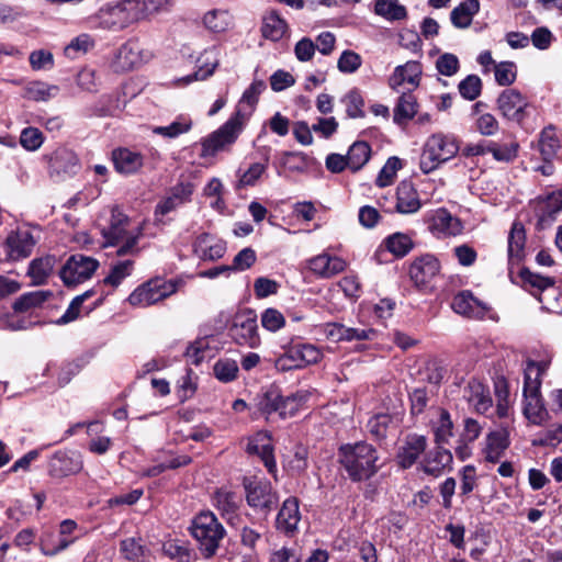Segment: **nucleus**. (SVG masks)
<instances>
[{"instance_id": "9b49d317", "label": "nucleus", "mask_w": 562, "mask_h": 562, "mask_svg": "<svg viewBox=\"0 0 562 562\" xmlns=\"http://www.w3.org/2000/svg\"><path fill=\"white\" fill-rule=\"evenodd\" d=\"M82 468V456L74 450H58L49 457L47 462V473L53 479L76 475Z\"/></svg>"}, {"instance_id": "49530a36", "label": "nucleus", "mask_w": 562, "mask_h": 562, "mask_svg": "<svg viewBox=\"0 0 562 562\" xmlns=\"http://www.w3.org/2000/svg\"><path fill=\"white\" fill-rule=\"evenodd\" d=\"M386 249L397 258L406 256L414 247L412 238L404 233H394L384 239Z\"/></svg>"}, {"instance_id": "774afa93", "label": "nucleus", "mask_w": 562, "mask_h": 562, "mask_svg": "<svg viewBox=\"0 0 562 562\" xmlns=\"http://www.w3.org/2000/svg\"><path fill=\"white\" fill-rule=\"evenodd\" d=\"M279 164L291 171H302L306 167L305 155L295 151H282Z\"/></svg>"}, {"instance_id": "c03bdc74", "label": "nucleus", "mask_w": 562, "mask_h": 562, "mask_svg": "<svg viewBox=\"0 0 562 562\" xmlns=\"http://www.w3.org/2000/svg\"><path fill=\"white\" fill-rule=\"evenodd\" d=\"M192 128V120L187 116H179L176 121L166 126H154L151 132L165 138L173 139L188 133Z\"/></svg>"}, {"instance_id": "6e6d98bb", "label": "nucleus", "mask_w": 562, "mask_h": 562, "mask_svg": "<svg viewBox=\"0 0 562 562\" xmlns=\"http://www.w3.org/2000/svg\"><path fill=\"white\" fill-rule=\"evenodd\" d=\"M213 371L221 382H232L237 378L238 364L233 359H220L215 362Z\"/></svg>"}, {"instance_id": "dca6fc26", "label": "nucleus", "mask_w": 562, "mask_h": 562, "mask_svg": "<svg viewBox=\"0 0 562 562\" xmlns=\"http://www.w3.org/2000/svg\"><path fill=\"white\" fill-rule=\"evenodd\" d=\"M300 501L295 496L288 497L281 505L276 517V529L285 536H294L301 521Z\"/></svg>"}, {"instance_id": "e433bc0d", "label": "nucleus", "mask_w": 562, "mask_h": 562, "mask_svg": "<svg viewBox=\"0 0 562 562\" xmlns=\"http://www.w3.org/2000/svg\"><path fill=\"white\" fill-rule=\"evenodd\" d=\"M465 392H469L467 398L473 404L477 413L483 414L492 406V398L490 397L488 391H486L481 382L476 380L470 381Z\"/></svg>"}, {"instance_id": "7ed1b4c3", "label": "nucleus", "mask_w": 562, "mask_h": 562, "mask_svg": "<svg viewBox=\"0 0 562 562\" xmlns=\"http://www.w3.org/2000/svg\"><path fill=\"white\" fill-rule=\"evenodd\" d=\"M459 151L454 137L443 134H434L426 140L420 156V170L428 175L441 164L453 158Z\"/></svg>"}, {"instance_id": "f03ea898", "label": "nucleus", "mask_w": 562, "mask_h": 562, "mask_svg": "<svg viewBox=\"0 0 562 562\" xmlns=\"http://www.w3.org/2000/svg\"><path fill=\"white\" fill-rule=\"evenodd\" d=\"M189 530L205 559H211L216 554L221 542L226 537V529L211 510L198 513L191 520Z\"/></svg>"}, {"instance_id": "412c9836", "label": "nucleus", "mask_w": 562, "mask_h": 562, "mask_svg": "<svg viewBox=\"0 0 562 562\" xmlns=\"http://www.w3.org/2000/svg\"><path fill=\"white\" fill-rule=\"evenodd\" d=\"M451 307L457 314L470 318H483L490 308L484 302L474 297L469 290L456 294L452 299Z\"/></svg>"}, {"instance_id": "c756f323", "label": "nucleus", "mask_w": 562, "mask_h": 562, "mask_svg": "<svg viewBox=\"0 0 562 562\" xmlns=\"http://www.w3.org/2000/svg\"><path fill=\"white\" fill-rule=\"evenodd\" d=\"M452 463V453L450 450L438 446L434 451H430L423 462V470L425 473L438 476L442 471Z\"/></svg>"}, {"instance_id": "f704fd0d", "label": "nucleus", "mask_w": 562, "mask_h": 562, "mask_svg": "<svg viewBox=\"0 0 562 562\" xmlns=\"http://www.w3.org/2000/svg\"><path fill=\"white\" fill-rule=\"evenodd\" d=\"M289 25L276 11H271L262 19L261 34L266 40L278 42L288 32Z\"/></svg>"}, {"instance_id": "bb28decb", "label": "nucleus", "mask_w": 562, "mask_h": 562, "mask_svg": "<svg viewBox=\"0 0 562 562\" xmlns=\"http://www.w3.org/2000/svg\"><path fill=\"white\" fill-rule=\"evenodd\" d=\"M9 257L12 260H20L31 255L35 241L29 232L11 233L7 238Z\"/></svg>"}, {"instance_id": "a211bd4d", "label": "nucleus", "mask_w": 562, "mask_h": 562, "mask_svg": "<svg viewBox=\"0 0 562 562\" xmlns=\"http://www.w3.org/2000/svg\"><path fill=\"white\" fill-rule=\"evenodd\" d=\"M439 260L430 254L416 258L409 267V277L416 286L428 284L439 272Z\"/></svg>"}, {"instance_id": "cd10ccee", "label": "nucleus", "mask_w": 562, "mask_h": 562, "mask_svg": "<svg viewBox=\"0 0 562 562\" xmlns=\"http://www.w3.org/2000/svg\"><path fill=\"white\" fill-rule=\"evenodd\" d=\"M420 75V63L415 60L407 61L405 65H400L394 69V72L389 79V86L393 90H397L404 82H408L416 87L419 85Z\"/></svg>"}, {"instance_id": "b1692460", "label": "nucleus", "mask_w": 562, "mask_h": 562, "mask_svg": "<svg viewBox=\"0 0 562 562\" xmlns=\"http://www.w3.org/2000/svg\"><path fill=\"white\" fill-rule=\"evenodd\" d=\"M509 445V436L506 429L488 432L485 438V447L483 449L485 460L490 463H497Z\"/></svg>"}, {"instance_id": "0eeeda50", "label": "nucleus", "mask_w": 562, "mask_h": 562, "mask_svg": "<svg viewBox=\"0 0 562 562\" xmlns=\"http://www.w3.org/2000/svg\"><path fill=\"white\" fill-rule=\"evenodd\" d=\"M228 335L239 346L257 348L260 345V336L255 311L247 308L237 313L228 327Z\"/></svg>"}, {"instance_id": "423d86ee", "label": "nucleus", "mask_w": 562, "mask_h": 562, "mask_svg": "<svg viewBox=\"0 0 562 562\" xmlns=\"http://www.w3.org/2000/svg\"><path fill=\"white\" fill-rule=\"evenodd\" d=\"M99 25L106 30H122L139 21L134 0H122L101 8L97 14Z\"/></svg>"}, {"instance_id": "a19ab883", "label": "nucleus", "mask_w": 562, "mask_h": 562, "mask_svg": "<svg viewBox=\"0 0 562 562\" xmlns=\"http://www.w3.org/2000/svg\"><path fill=\"white\" fill-rule=\"evenodd\" d=\"M53 293L50 291L37 290L22 294L13 303V310L18 313H24L31 308L41 306Z\"/></svg>"}, {"instance_id": "37998d69", "label": "nucleus", "mask_w": 562, "mask_h": 562, "mask_svg": "<svg viewBox=\"0 0 562 562\" xmlns=\"http://www.w3.org/2000/svg\"><path fill=\"white\" fill-rule=\"evenodd\" d=\"M56 259L54 256H46L31 261L29 267V276L32 278L34 284L45 283L47 277L50 274Z\"/></svg>"}, {"instance_id": "20e7f679", "label": "nucleus", "mask_w": 562, "mask_h": 562, "mask_svg": "<svg viewBox=\"0 0 562 562\" xmlns=\"http://www.w3.org/2000/svg\"><path fill=\"white\" fill-rule=\"evenodd\" d=\"M524 286L539 292L538 300L550 313H562V289L554 286V279L531 272L528 268L519 271Z\"/></svg>"}, {"instance_id": "8fccbe9b", "label": "nucleus", "mask_w": 562, "mask_h": 562, "mask_svg": "<svg viewBox=\"0 0 562 562\" xmlns=\"http://www.w3.org/2000/svg\"><path fill=\"white\" fill-rule=\"evenodd\" d=\"M487 154H492L495 160L509 162L517 157L518 153V144L512 142L509 144H497L495 142H490L486 145Z\"/></svg>"}, {"instance_id": "4c0bfd02", "label": "nucleus", "mask_w": 562, "mask_h": 562, "mask_svg": "<svg viewBox=\"0 0 562 562\" xmlns=\"http://www.w3.org/2000/svg\"><path fill=\"white\" fill-rule=\"evenodd\" d=\"M562 211V190L549 193L543 201L539 203V221L541 223L551 222L557 214Z\"/></svg>"}, {"instance_id": "e2e57ef3", "label": "nucleus", "mask_w": 562, "mask_h": 562, "mask_svg": "<svg viewBox=\"0 0 562 562\" xmlns=\"http://www.w3.org/2000/svg\"><path fill=\"white\" fill-rule=\"evenodd\" d=\"M261 325L265 329L276 333L285 325V317L277 308L269 307L261 314Z\"/></svg>"}, {"instance_id": "2f4dec72", "label": "nucleus", "mask_w": 562, "mask_h": 562, "mask_svg": "<svg viewBox=\"0 0 562 562\" xmlns=\"http://www.w3.org/2000/svg\"><path fill=\"white\" fill-rule=\"evenodd\" d=\"M480 11L479 0H462L450 13V21L457 29H468Z\"/></svg>"}, {"instance_id": "1a4fd4ad", "label": "nucleus", "mask_w": 562, "mask_h": 562, "mask_svg": "<svg viewBox=\"0 0 562 562\" xmlns=\"http://www.w3.org/2000/svg\"><path fill=\"white\" fill-rule=\"evenodd\" d=\"M99 267V261L82 254L71 255L59 271V277L68 288L89 280Z\"/></svg>"}, {"instance_id": "39448f33", "label": "nucleus", "mask_w": 562, "mask_h": 562, "mask_svg": "<svg viewBox=\"0 0 562 562\" xmlns=\"http://www.w3.org/2000/svg\"><path fill=\"white\" fill-rule=\"evenodd\" d=\"M244 488L248 506L266 517L279 503L278 492L267 480H245Z\"/></svg>"}, {"instance_id": "a878e982", "label": "nucleus", "mask_w": 562, "mask_h": 562, "mask_svg": "<svg viewBox=\"0 0 562 562\" xmlns=\"http://www.w3.org/2000/svg\"><path fill=\"white\" fill-rule=\"evenodd\" d=\"M115 170L122 175H133L144 165L143 156L139 153L127 148H117L112 153Z\"/></svg>"}, {"instance_id": "a18cd8bd", "label": "nucleus", "mask_w": 562, "mask_h": 562, "mask_svg": "<svg viewBox=\"0 0 562 562\" xmlns=\"http://www.w3.org/2000/svg\"><path fill=\"white\" fill-rule=\"evenodd\" d=\"M282 394L277 386H270L261 395L258 396V409L269 416L273 413L280 414Z\"/></svg>"}, {"instance_id": "58836bf2", "label": "nucleus", "mask_w": 562, "mask_h": 562, "mask_svg": "<svg viewBox=\"0 0 562 562\" xmlns=\"http://www.w3.org/2000/svg\"><path fill=\"white\" fill-rule=\"evenodd\" d=\"M349 169L353 172L359 171L371 157V147L367 142H355L347 153Z\"/></svg>"}, {"instance_id": "f8f14e48", "label": "nucleus", "mask_w": 562, "mask_h": 562, "mask_svg": "<svg viewBox=\"0 0 562 562\" xmlns=\"http://www.w3.org/2000/svg\"><path fill=\"white\" fill-rule=\"evenodd\" d=\"M241 125L237 119H229L218 130L203 138L201 142L202 153L201 157L214 156L217 151L222 150L226 145L233 144L241 131Z\"/></svg>"}, {"instance_id": "79ce46f5", "label": "nucleus", "mask_w": 562, "mask_h": 562, "mask_svg": "<svg viewBox=\"0 0 562 562\" xmlns=\"http://www.w3.org/2000/svg\"><path fill=\"white\" fill-rule=\"evenodd\" d=\"M417 113V102L412 93H402L394 108L393 120L397 124L412 120Z\"/></svg>"}, {"instance_id": "9d476101", "label": "nucleus", "mask_w": 562, "mask_h": 562, "mask_svg": "<svg viewBox=\"0 0 562 562\" xmlns=\"http://www.w3.org/2000/svg\"><path fill=\"white\" fill-rule=\"evenodd\" d=\"M383 200L384 202L380 200L379 204L389 213L396 212L403 215H408L417 213L422 207L419 193L409 180H403L397 184L395 202L393 205H386L385 202L387 201V198H383Z\"/></svg>"}, {"instance_id": "6ab92c4d", "label": "nucleus", "mask_w": 562, "mask_h": 562, "mask_svg": "<svg viewBox=\"0 0 562 562\" xmlns=\"http://www.w3.org/2000/svg\"><path fill=\"white\" fill-rule=\"evenodd\" d=\"M266 88L267 86L263 80L255 79L244 91L232 119H237L238 123L243 126L244 121L247 120L255 111L259 97Z\"/></svg>"}, {"instance_id": "4d7b16f0", "label": "nucleus", "mask_w": 562, "mask_h": 562, "mask_svg": "<svg viewBox=\"0 0 562 562\" xmlns=\"http://www.w3.org/2000/svg\"><path fill=\"white\" fill-rule=\"evenodd\" d=\"M402 168L401 159L397 157H390L383 168L380 170L375 183L378 187L390 186L396 176V172Z\"/></svg>"}, {"instance_id": "09e8293b", "label": "nucleus", "mask_w": 562, "mask_h": 562, "mask_svg": "<svg viewBox=\"0 0 562 562\" xmlns=\"http://www.w3.org/2000/svg\"><path fill=\"white\" fill-rule=\"evenodd\" d=\"M392 422L393 417L390 414H376L368 420L367 429L374 439L383 440L387 436V430Z\"/></svg>"}, {"instance_id": "393cba45", "label": "nucleus", "mask_w": 562, "mask_h": 562, "mask_svg": "<svg viewBox=\"0 0 562 562\" xmlns=\"http://www.w3.org/2000/svg\"><path fill=\"white\" fill-rule=\"evenodd\" d=\"M193 193V184L190 182H180L171 188L170 193L166 196L156 209V212L161 215L168 214L169 212L177 209L179 205L190 201Z\"/></svg>"}, {"instance_id": "bf43d9fd", "label": "nucleus", "mask_w": 562, "mask_h": 562, "mask_svg": "<svg viewBox=\"0 0 562 562\" xmlns=\"http://www.w3.org/2000/svg\"><path fill=\"white\" fill-rule=\"evenodd\" d=\"M458 88L462 98L473 101L481 94L482 81L479 76L469 75L460 81Z\"/></svg>"}, {"instance_id": "680f3d73", "label": "nucleus", "mask_w": 562, "mask_h": 562, "mask_svg": "<svg viewBox=\"0 0 562 562\" xmlns=\"http://www.w3.org/2000/svg\"><path fill=\"white\" fill-rule=\"evenodd\" d=\"M139 19L166 10L171 5V0H134Z\"/></svg>"}, {"instance_id": "f257e3e1", "label": "nucleus", "mask_w": 562, "mask_h": 562, "mask_svg": "<svg viewBox=\"0 0 562 562\" xmlns=\"http://www.w3.org/2000/svg\"><path fill=\"white\" fill-rule=\"evenodd\" d=\"M338 460L352 482L370 480L382 468L378 450L367 441L341 445Z\"/></svg>"}, {"instance_id": "473e14b6", "label": "nucleus", "mask_w": 562, "mask_h": 562, "mask_svg": "<svg viewBox=\"0 0 562 562\" xmlns=\"http://www.w3.org/2000/svg\"><path fill=\"white\" fill-rule=\"evenodd\" d=\"M429 228L432 233L443 235H457L461 232V223L458 218L453 217L446 209H438L431 215V223Z\"/></svg>"}, {"instance_id": "0e129e2a", "label": "nucleus", "mask_w": 562, "mask_h": 562, "mask_svg": "<svg viewBox=\"0 0 562 562\" xmlns=\"http://www.w3.org/2000/svg\"><path fill=\"white\" fill-rule=\"evenodd\" d=\"M495 80L499 86H510L516 80V65L513 61H502L495 65Z\"/></svg>"}, {"instance_id": "c9c22d12", "label": "nucleus", "mask_w": 562, "mask_h": 562, "mask_svg": "<svg viewBox=\"0 0 562 562\" xmlns=\"http://www.w3.org/2000/svg\"><path fill=\"white\" fill-rule=\"evenodd\" d=\"M234 18L228 10L213 9L203 15L204 26L213 33H223L233 25Z\"/></svg>"}, {"instance_id": "7c9ffc66", "label": "nucleus", "mask_w": 562, "mask_h": 562, "mask_svg": "<svg viewBox=\"0 0 562 562\" xmlns=\"http://www.w3.org/2000/svg\"><path fill=\"white\" fill-rule=\"evenodd\" d=\"M69 547V541L61 538L52 527H44L40 536V549L44 555L54 557Z\"/></svg>"}, {"instance_id": "2eb2a0df", "label": "nucleus", "mask_w": 562, "mask_h": 562, "mask_svg": "<svg viewBox=\"0 0 562 562\" xmlns=\"http://www.w3.org/2000/svg\"><path fill=\"white\" fill-rule=\"evenodd\" d=\"M529 103L516 89H505L497 98V109L502 115L517 123H521L527 116V108Z\"/></svg>"}, {"instance_id": "69168bd1", "label": "nucleus", "mask_w": 562, "mask_h": 562, "mask_svg": "<svg viewBox=\"0 0 562 562\" xmlns=\"http://www.w3.org/2000/svg\"><path fill=\"white\" fill-rule=\"evenodd\" d=\"M44 142L43 133L36 127H25L20 135V144L26 150L38 149Z\"/></svg>"}, {"instance_id": "aec40b11", "label": "nucleus", "mask_w": 562, "mask_h": 562, "mask_svg": "<svg viewBox=\"0 0 562 562\" xmlns=\"http://www.w3.org/2000/svg\"><path fill=\"white\" fill-rule=\"evenodd\" d=\"M426 448L427 438L424 435H407L396 456L398 465L403 469H409L425 452Z\"/></svg>"}, {"instance_id": "603ef678", "label": "nucleus", "mask_w": 562, "mask_h": 562, "mask_svg": "<svg viewBox=\"0 0 562 562\" xmlns=\"http://www.w3.org/2000/svg\"><path fill=\"white\" fill-rule=\"evenodd\" d=\"M346 104V113L350 119L364 116V100L358 89L350 90L341 100Z\"/></svg>"}, {"instance_id": "338daca9", "label": "nucleus", "mask_w": 562, "mask_h": 562, "mask_svg": "<svg viewBox=\"0 0 562 562\" xmlns=\"http://www.w3.org/2000/svg\"><path fill=\"white\" fill-rule=\"evenodd\" d=\"M362 64L361 56L353 50H344L340 55L337 67L344 74L357 71Z\"/></svg>"}, {"instance_id": "f3484780", "label": "nucleus", "mask_w": 562, "mask_h": 562, "mask_svg": "<svg viewBox=\"0 0 562 562\" xmlns=\"http://www.w3.org/2000/svg\"><path fill=\"white\" fill-rule=\"evenodd\" d=\"M143 61L140 44L136 40H130L117 49L112 68L116 72H124L139 66Z\"/></svg>"}, {"instance_id": "052dcab7", "label": "nucleus", "mask_w": 562, "mask_h": 562, "mask_svg": "<svg viewBox=\"0 0 562 562\" xmlns=\"http://www.w3.org/2000/svg\"><path fill=\"white\" fill-rule=\"evenodd\" d=\"M266 169L267 164H251L249 168L239 176L236 188L241 189L256 186L260 177L266 172Z\"/></svg>"}, {"instance_id": "6e6552de", "label": "nucleus", "mask_w": 562, "mask_h": 562, "mask_svg": "<svg viewBox=\"0 0 562 562\" xmlns=\"http://www.w3.org/2000/svg\"><path fill=\"white\" fill-rule=\"evenodd\" d=\"M176 291V283L156 278L137 286L127 300L133 306H149L170 296Z\"/></svg>"}, {"instance_id": "5701e85b", "label": "nucleus", "mask_w": 562, "mask_h": 562, "mask_svg": "<svg viewBox=\"0 0 562 562\" xmlns=\"http://www.w3.org/2000/svg\"><path fill=\"white\" fill-rule=\"evenodd\" d=\"M323 331L329 340L335 342L344 340H367L374 334L373 329L351 328L339 323L325 324L323 326Z\"/></svg>"}, {"instance_id": "c85d7f7f", "label": "nucleus", "mask_w": 562, "mask_h": 562, "mask_svg": "<svg viewBox=\"0 0 562 562\" xmlns=\"http://www.w3.org/2000/svg\"><path fill=\"white\" fill-rule=\"evenodd\" d=\"M526 243L525 227L519 222H514L508 235V265H519L524 258Z\"/></svg>"}, {"instance_id": "3c124183", "label": "nucleus", "mask_w": 562, "mask_h": 562, "mask_svg": "<svg viewBox=\"0 0 562 562\" xmlns=\"http://www.w3.org/2000/svg\"><path fill=\"white\" fill-rule=\"evenodd\" d=\"M453 423L451 420V416L448 411L441 409L440 417L438 420V425L436 426L435 434V442L438 446H443L448 443L449 439L452 437L453 432Z\"/></svg>"}, {"instance_id": "de8ad7c7", "label": "nucleus", "mask_w": 562, "mask_h": 562, "mask_svg": "<svg viewBox=\"0 0 562 562\" xmlns=\"http://www.w3.org/2000/svg\"><path fill=\"white\" fill-rule=\"evenodd\" d=\"M538 147L544 161H550L555 156L560 143L552 126L541 132Z\"/></svg>"}, {"instance_id": "4be33fe9", "label": "nucleus", "mask_w": 562, "mask_h": 562, "mask_svg": "<svg viewBox=\"0 0 562 562\" xmlns=\"http://www.w3.org/2000/svg\"><path fill=\"white\" fill-rule=\"evenodd\" d=\"M211 502L221 516L226 519L227 522H231L237 516L241 498L235 492L226 488H217L214 491Z\"/></svg>"}, {"instance_id": "4468645a", "label": "nucleus", "mask_w": 562, "mask_h": 562, "mask_svg": "<svg viewBox=\"0 0 562 562\" xmlns=\"http://www.w3.org/2000/svg\"><path fill=\"white\" fill-rule=\"evenodd\" d=\"M79 169V159L75 151L58 147L48 158V172L55 181L72 177Z\"/></svg>"}, {"instance_id": "5fc2aeb1", "label": "nucleus", "mask_w": 562, "mask_h": 562, "mask_svg": "<svg viewBox=\"0 0 562 562\" xmlns=\"http://www.w3.org/2000/svg\"><path fill=\"white\" fill-rule=\"evenodd\" d=\"M133 266V260L119 261L112 266L109 276L103 279V283L114 288L119 286L121 282L132 273Z\"/></svg>"}, {"instance_id": "864d4df0", "label": "nucleus", "mask_w": 562, "mask_h": 562, "mask_svg": "<svg viewBox=\"0 0 562 562\" xmlns=\"http://www.w3.org/2000/svg\"><path fill=\"white\" fill-rule=\"evenodd\" d=\"M307 398L308 394L306 392H296L285 397L282 396L279 416L282 418L293 416Z\"/></svg>"}, {"instance_id": "ddd939ff", "label": "nucleus", "mask_w": 562, "mask_h": 562, "mask_svg": "<svg viewBox=\"0 0 562 562\" xmlns=\"http://www.w3.org/2000/svg\"><path fill=\"white\" fill-rule=\"evenodd\" d=\"M522 397L524 416L533 425H542L548 419L549 413L541 394V385L524 381Z\"/></svg>"}, {"instance_id": "72a5a7b5", "label": "nucleus", "mask_w": 562, "mask_h": 562, "mask_svg": "<svg viewBox=\"0 0 562 562\" xmlns=\"http://www.w3.org/2000/svg\"><path fill=\"white\" fill-rule=\"evenodd\" d=\"M346 268V262L338 257H330L328 255H319L310 260V269L325 278L335 276Z\"/></svg>"}, {"instance_id": "13d9d810", "label": "nucleus", "mask_w": 562, "mask_h": 562, "mask_svg": "<svg viewBox=\"0 0 562 562\" xmlns=\"http://www.w3.org/2000/svg\"><path fill=\"white\" fill-rule=\"evenodd\" d=\"M549 368L548 361L527 360L524 368V381L542 385V376Z\"/></svg>"}, {"instance_id": "ea45409f", "label": "nucleus", "mask_w": 562, "mask_h": 562, "mask_svg": "<svg viewBox=\"0 0 562 562\" xmlns=\"http://www.w3.org/2000/svg\"><path fill=\"white\" fill-rule=\"evenodd\" d=\"M374 13L387 21H400L407 16V10L398 0H375Z\"/></svg>"}]
</instances>
